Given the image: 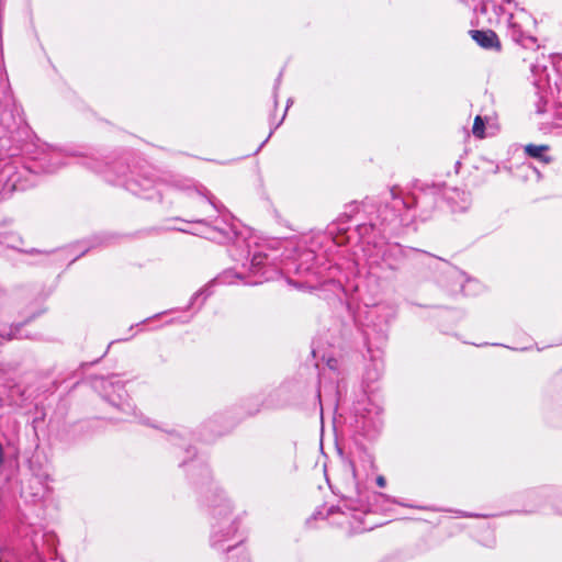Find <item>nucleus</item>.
I'll return each instance as SVG.
<instances>
[{"label":"nucleus","instance_id":"1","mask_svg":"<svg viewBox=\"0 0 562 562\" xmlns=\"http://www.w3.org/2000/svg\"><path fill=\"white\" fill-rule=\"evenodd\" d=\"M497 23L507 29L509 36L517 43L535 44L536 37L530 35V27L535 24L532 16L513 0H503L495 8Z\"/></svg>","mask_w":562,"mask_h":562},{"label":"nucleus","instance_id":"2","mask_svg":"<svg viewBox=\"0 0 562 562\" xmlns=\"http://www.w3.org/2000/svg\"><path fill=\"white\" fill-rule=\"evenodd\" d=\"M93 170L98 172H113L116 176L115 181L126 188V190L131 191L134 194H137L139 191V183L136 178H128L127 175L138 176L137 166H134V170L131 169V165L127 158H121L117 161L113 162L111 166H102L99 161H93L90 166Z\"/></svg>","mask_w":562,"mask_h":562},{"label":"nucleus","instance_id":"3","mask_svg":"<svg viewBox=\"0 0 562 562\" xmlns=\"http://www.w3.org/2000/svg\"><path fill=\"white\" fill-rule=\"evenodd\" d=\"M472 38L484 48H499V41L493 31H472Z\"/></svg>","mask_w":562,"mask_h":562},{"label":"nucleus","instance_id":"4","mask_svg":"<svg viewBox=\"0 0 562 562\" xmlns=\"http://www.w3.org/2000/svg\"><path fill=\"white\" fill-rule=\"evenodd\" d=\"M549 149L547 145H532L529 144L525 147V151L533 158H537L543 162H549L550 157L546 155V151Z\"/></svg>","mask_w":562,"mask_h":562},{"label":"nucleus","instance_id":"5","mask_svg":"<svg viewBox=\"0 0 562 562\" xmlns=\"http://www.w3.org/2000/svg\"><path fill=\"white\" fill-rule=\"evenodd\" d=\"M472 132L479 138L484 137V121L480 115L474 119Z\"/></svg>","mask_w":562,"mask_h":562},{"label":"nucleus","instance_id":"6","mask_svg":"<svg viewBox=\"0 0 562 562\" xmlns=\"http://www.w3.org/2000/svg\"><path fill=\"white\" fill-rule=\"evenodd\" d=\"M58 157H59V154H57V153H54V154L52 155V159H54V160H55V162H54V165H53V166H48V167L46 168V171H47V172H54V171H56V170L61 166V162L59 161Z\"/></svg>","mask_w":562,"mask_h":562},{"label":"nucleus","instance_id":"7","mask_svg":"<svg viewBox=\"0 0 562 562\" xmlns=\"http://www.w3.org/2000/svg\"><path fill=\"white\" fill-rule=\"evenodd\" d=\"M18 330L19 328L18 327H14V328H10V330L8 331L7 335H2V337H7V339H12V338H18Z\"/></svg>","mask_w":562,"mask_h":562},{"label":"nucleus","instance_id":"8","mask_svg":"<svg viewBox=\"0 0 562 562\" xmlns=\"http://www.w3.org/2000/svg\"><path fill=\"white\" fill-rule=\"evenodd\" d=\"M376 484L379 487H384L386 485V481H385L384 476L379 475L376 477Z\"/></svg>","mask_w":562,"mask_h":562},{"label":"nucleus","instance_id":"9","mask_svg":"<svg viewBox=\"0 0 562 562\" xmlns=\"http://www.w3.org/2000/svg\"><path fill=\"white\" fill-rule=\"evenodd\" d=\"M3 461H4V450H3L2 443L0 442V467L2 465Z\"/></svg>","mask_w":562,"mask_h":562},{"label":"nucleus","instance_id":"10","mask_svg":"<svg viewBox=\"0 0 562 562\" xmlns=\"http://www.w3.org/2000/svg\"><path fill=\"white\" fill-rule=\"evenodd\" d=\"M222 540L221 539H215L213 540V544H217L218 542H221Z\"/></svg>","mask_w":562,"mask_h":562}]
</instances>
